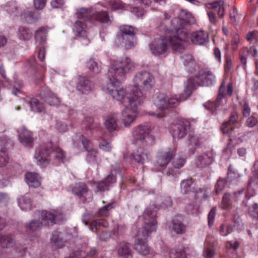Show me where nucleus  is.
<instances>
[{"mask_svg": "<svg viewBox=\"0 0 258 258\" xmlns=\"http://www.w3.org/2000/svg\"><path fill=\"white\" fill-rule=\"evenodd\" d=\"M151 126L149 124H142L134 127L133 130L132 135L134 139L141 142L144 146L151 143L152 137L150 132Z\"/></svg>", "mask_w": 258, "mask_h": 258, "instance_id": "423d86ee", "label": "nucleus"}, {"mask_svg": "<svg viewBox=\"0 0 258 258\" xmlns=\"http://www.w3.org/2000/svg\"><path fill=\"white\" fill-rule=\"evenodd\" d=\"M232 195L229 193H225L222 198L221 202V208L226 210L229 209L231 206V203L233 200L232 198Z\"/></svg>", "mask_w": 258, "mask_h": 258, "instance_id": "de8ad7c7", "label": "nucleus"}, {"mask_svg": "<svg viewBox=\"0 0 258 258\" xmlns=\"http://www.w3.org/2000/svg\"><path fill=\"white\" fill-rule=\"evenodd\" d=\"M115 203H109L100 208L98 211V215L100 217H107L109 215V212L114 207Z\"/></svg>", "mask_w": 258, "mask_h": 258, "instance_id": "49530a36", "label": "nucleus"}, {"mask_svg": "<svg viewBox=\"0 0 258 258\" xmlns=\"http://www.w3.org/2000/svg\"><path fill=\"white\" fill-rule=\"evenodd\" d=\"M180 190L183 194H189L192 193L198 198L205 199L208 196L205 192H202V190L198 188L196 186L195 180L189 177L182 180L180 182Z\"/></svg>", "mask_w": 258, "mask_h": 258, "instance_id": "1a4fd4ad", "label": "nucleus"}, {"mask_svg": "<svg viewBox=\"0 0 258 258\" xmlns=\"http://www.w3.org/2000/svg\"><path fill=\"white\" fill-rule=\"evenodd\" d=\"M224 2L220 0L211 4V8L214 9L215 13H217L220 17L223 16L224 14V8L223 7Z\"/></svg>", "mask_w": 258, "mask_h": 258, "instance_id": "c03bdc74", "label": "nucleus"}, {"mask_svg": "<svg viewBox=\"0 0 258 258\" xmlns=\"http://www.w3.org/2000/svg\"><path fill=\"white\" fill-rule=\"evenodd\" d=\"M120 33L118 35H126L135 37V29L130 25H124L120 27Z\"/></svg>", "mask_w": 258, "mask_h": 258, "instance_id": "8fccbe9b", "label": "nucleus"}, {"mask_svg": "<svg viewBox=\"0 0 258 258\" xmlns=\"http://www.w3.org/2000/svg\"><path fill=\"white\" fill-rule=\"evenodd\" d=\"M153 101L156 107L160 110L176 107L180 100L176 97L169 98L164 94L156 93L153 96Z\"/></svg>", "mask_w": 258, "mask_h": 258, "instance_id": "0eeeda50", "label": "nucleus"}, {"mask_svg": "<svg viewBox=\"0 0 258 258\" xmlns=\"http://www.w3.org/2000/svg\"><path fill=\"white\" fill-rule=\"evenodd\" d=\"M136 4L144 5L146 7H149L153 2L154 3H158L159 5L165 4L167 0H134Z\"/></svg>", "mask_w": 258, "mask_h": 258, "instance_id": "5fc2aeb1", "label": "nucleus"}, {"mask_svg": "<svg viewBox=\"0 0 258 258\" xmlns=\"http://www.w3.org/2000/svg\"><path fill=\"white\" fill-rule=\"evenodd\" d=\"M91 20H93L92 23L98 21L101 23L110 24L113 20V18L109 16L107 12L101 11L93 14Z\"/></svg>", "mask_w": 258, "mask_h": 258, "instance_id": "393cba45", "label": "nucleus"}, {"mask_svg": "<svg viewBox=\"0 0 258 258\" xmlns=\"http://www.w3.org/2000/svg\"><path fill=\"white\" fill-rule=\"evenodd\" d=\"M106 129L109 133H114L118 130L117 117L115 114L107 116L104 123Z\"/></svg>", "mask_w": 258, "mask_h": 258, "instance_id": "cd10ccee", "label": "nucleus"}, {"mask_svg": "<svg viewBox=\"0 0 258 258\" xmlns=\"http://www.w3.org/2000/svg\"><path fill=\"white\" fill-rule=\"evenodd\" d=\"M253 185L258 186V170L252 172V175L249 178L247 188H250Z\"/></svg>", "mask_w": 258, "mask_h": 258, "instance_id": "052dcab7", "label": "nucleus"}, {"mask_svg": "<svg viewBox=\"0 0 258 258\" xmlns=\"http://www.w3.org/2000/svg\"><path fill=\"white\" fill-rule=\"evenodd\" d=\"M246 40L250 43L255 44L258 42V31H250L246 36Z\"/></svg>", "mask_w": 258, "mask_h": 258, "instance_id": "13d9d810", "label": "nucleus"}, {"mask_svg": "<svg viewBox=\"0 0 258 258\" xmlns=\"http://www.w3.org/2000/svg\"><path fill=\"white\" fill-rule=\"evenodd\" d=\"M185 163V160L180 157H177L174 159L172 162V166L175 168H181Z\"/></svg>", "mask_w": 258, "mask_h": 258, "instance_id": "e2e57ef3", "label": "nucleus"}, {"mask_svg": "<svg viewBox=\"0 0 258 258\" xmlns=\"http://www.w3.org/2000/svg\"><path fill=\"white\" fill-rule=\"evenodd\" d=\"M126 108L121 112V121L123 124L126 126H129L135 120L138 114L137 108L138 106H130Z\"/></svg>", "mask_w": 258, "mask_h": 258, "instance_id": "f8f14e48", "label": "nucleus"}, {"mask_svg": "<svg viewBox=\"0 0 258 258\" xmlns=\"http://www.w3.org/2000/svg\"><path fill=\"white\" fill-rule=\"evenodd\" d=\"M110 187V186L109 185V183L104 179L98 182L97 189V191H104L109 190Z\"/></svg>", "mask_w": 258, "mask_h": 258, "instance_id": "0e129e2a", "label": "nucleus"}, {"mask_svg": "<svg viewBox=\"0 0 258 258\" xmlns=\"http://www.w3.org/2000/svg\"><path fill=\"white\" fill-rule=\"evenodd\" d=\"M116 45L126 49H131L136 44L135 37L126 35H117L115 40Z\"/></svg>", "mask_w": 258, "mask_h": 258, "instance_id": "ddd939ff", "label": "nucleus"}, {"mask_svg": "<svg viewBox=\"0 0 258 258\" xmlns=\"http://www.w3.org/2000/svg\"><path fill=\"white\" fill-rule=\"evenodd\" d=\"M224 91L225 86L224 83H222L220 87L218 96L216 101L209 102L204 105L205 107L209 109L213 115L217 114L218 111L219 110V107L222 104V100L225 95Z\"/></svg>", "mask_w": 258, "mask_h": 258, "instance_id": "9b49d317", "label": "nucleus"}, {"mask_svg": "<svg viewBox=\"0 0 258 258\" xmlns=\"http://www.w3.org/2000/svg\"><path fill=\"white\" fill-rule=\"evenodd\" d=\"M215 82V76H196L193 79H189L187 80V84L184 89V94L185 95V99L188 98L191 94L194 89L195 85L199 86H210Z\"/></svg>", "mask_w": 258, "mask_h": 258, "instance_id": "39448f33", "label": "nucleus"}, {"mask_svg": "<svg viewBox=\"0 0 258 258\" xmlns=\"http://www.w3.org/2000/svg\"><path fill=\"white\" fill-rule=\"evenodd\" d=\"M214 153L213 151H209L197 156L195 164L200 168H203L210 165L214 160Z\"/></svg>", "mask_w": 258, "mask_h": 258, "instance_id": "dca6fc26", "label": "nucleus"}, {"mask_svg": "<svg viewBox=\"0 0 258 258\" xmlns=\"http://www.w3.org/2000/svg\"><path fill=\"white\" fill-rule=\"evenodd\" d=\"M50 242L52 245L55 248H60L63 247L66 244L64 234L58 231L53 232L51 235Z\"/></svg>", "mask_w": 258, "mask_h": 258, "instance_id": "5701e85b", "label": "nucleus"}, {"mask_svg": "<svg viewBox=\"0 0 258 258\" xmlns=\"http://www.w3.org/2000/svg\"><path fill=\"white\" fill-rule=\"evenodd\" d=\"M190 122L186 119H181L170 125L169 132L174 139L183 138L190 127Z\"/></svg>", "mask_w": 258, "mask_h": 258, "instance_id": "6e6552de", "label": "nucleus"}, {"mask_svg": "<svg viewBox=\"0 0 258 258\" xmlns=\"http://www.w3.org/2000/svg\"><path fill=\"white\" fill-rule=\"evenodd\" d=\"M238 121V115L235 112L230 113L228 120L223 122L221 125V130L223 134L228 135L229 137L232 135L233 130V125Z\"/></svg>", "mask_w": 258, "mask_h": 258, "instance_id": "a211bd4d", "label": "nucleus"}, {"mask_svg": "<svg viewBox=\"0 0 258 258\" xmlns=\"http://www.w3.org/2000/svg\"><path fill=\"white\" fill-rule=\"evenodd\" d=\"M149 156V152L141 147H138L132 154V159L141 164H143L148 159Z\"/></svg>", "mask_w": 258, "mask_h": 258, "instance_id": "412c9836", "label": "nucleus"}, {"mask_svg": "<svg viewBox=\"0 0 258 258\" xmlns=\"http://www.w3.org/2000/svg\"><path fill=\"white\" fill-rule=\"evenodd\" d=\"M9 161L7 149L3 148L0 150V167L5 166Z\"/></svg>", "mask_w": 258, "mask_h": 258, "instance_id": "864d4df0", "label": "nucleus"}, {"mask_svg": "<svg viewBox=\"0 0 258 258\" xmlns=\"http://www.w3.org/2000/svg\"><path fill=\"white\" fill-rule=\"evenodd\" d=\"M77 88L82 94H87L91 92L94 88V84L86 77L79 78Z\"/></svg>", "mask_w": 258, "mask_h": 258, "instance_id": "6ab92c4d", "label": "nucleus"}, {"mask_svg": "<svg viewBox=\"0 0 258 258\" xmlns=\"http://www.w3.org/2000/svg\"><path fill=\"white\" fill-rule=\"evenodd\" d=\"M191 40L195 44L203 45L208 42V35L203 31H200L195 33Z\"/></svg>", "mask_w": 258, "mask_h": 258, "instance_id": "72a5a7b5", "label": "nucleus"}, {"mask_svg": "<svg viewBox=\"0 0 258 258\" xmlns=\"http://www.w3.org/2000/svg\"><path fill=\"white\" fill-rule=\"evenodd\" d=\"M80 138L82 139V143L87 152H90L94 150L92 143L83 135H80Z\"/></svg>", "mask_w": 258, "mask_h": 258, "instance_id": "4d7b16f0", "label": "nucleus"}, {"mask_svg": "<svg viewBox=\"0 0 258 258\" xmlns=\"http://www.w3.org/2000/svg\"><path fill=\"white\" fill-rule=\"evenodd\" d=\"M179 168H175L172 166L169 167L167 170V174L173 177H177L180 173Z\"/></svg>", "mask_w": 258, "mask_h": 258, "instance_id": "774afa93", "label": "nucleus"}, {"mask_svg": "<svg viewBox=\"0 0 258 258\" xmlns=\"http://www.w3.org/2000/svg\"><path fill=\"white\" fill-rule=\"evenodd\" d=\"M182 58L184 60V66L188 67L190 71L195 69L196 63L191 54H184L182 56Z\"/></svg>", "mask_w": 258, "mask_h": 258, "instance_id": "37998d69", "label": "nucleus"}, {"mask_svg": "<svg viewBox=\"0 0 258 258\" xmlns=\"http://www.w3.org/2000/svg\"><path fill=\"white\" fill-rule=\"evenodd\" d=\"M228 178H219L215 185V191L217 194L221 192L227 185Z\"/></svg>", "mask_w": 258, "mask_h": 258, "instance_id": "3c124183", "label": "nucleus"}, {"mask_svg": "<svg viewBox=\"0 0 258 258\" xmlns=\"http://www.w3.org/2000/svg\"><path fill=\"white\" fill-rule=\"evenodd\" d=\"M15 243V236L12 234H0V245L2 248L12 247Z\"/></svg>", "mask_w": 258, "mask_h": 258, "instance_id": "a878e982", "label": "nucleus"}, {"mask_svg": "<svg viewBox=\"0 0 258 258\" xmlns=\"http://www.w3.org/2000/svg\"><path fill=\"white\" fill-rule=\"evenodd\" d=\"M91 218L90 214L86 213L83 214L82 217V222L86 226H89V229L93 232L97 233L101 226L103 227H107L108 223L106 220H95L89 224V221Z\"/></svg>", "mask_w": 258, "mask_h": 258, "instance_id": "4468645a", "label": "nucleus"}, {"mask_svg": "<svg viewBox=\"0 0 258 258\" xmlns=\"http://www.w3.org/2000/svg\"><path fill=\"white\" fill-rule=\"evenodd\" d=\"M18 35L20 39L28 40L32 36V33L27 28L24 27H20L19 29Z\"/></svg>", "mask_w": 258, "mask_h": 258, "instance_id": "09e8293b", "label": "nucleus"}, {"mask_svg": "<svg viewBox=\"0 0 258 258\" xmlns=\"http://www.w3.org/2000/svg\"><path fill=\"white\" fill-rule=\"evenodd\" d=\"M182 218L177 215L172 220V229L177 234H182L185 231V226L182 223Z\"/></svg>", "mask_w": 258, "mask_h": 258, "instance_id": "c85d7f7f", "label": "nucleus"}, {"mask_svg": "<svg viewBox=\"0 0 258 258\" xmlns=\"http://www.w3.org/2000/svg\"><path fill=\"white\" fill-rule=\"evenodd\" d=\"M52 143L48 142L41 146L39 149L36 150L34 157L38 164L44 166L48 163L50 160V155L52 154Z\"/></svg>", "mask_w": 258, "mask_h": 258, "instance_id": "9d476101", "label": "nucleus"}, {"mask_svg": "<svg viewBox=\"0 0 258 258\" xmlns=\"http://www.w3.org/2000/svg\"><path fill=\"white\" fill-rule=\"evenodd\" d=\"M82 127L87 130L90 131V134H91V131L95 130L98 127V125L96 123L94 122L92 117H86L84 118L82 123Z\"/></svg>", "mask_w": 258, "mask_h": 258, "instance_id": "4c0bfd02", "label": "nucleus"}, {"mask_svg": "<svg viewBox=\"0 0 258 258\" xmlns=\"http://www.w3.org/2000/svg\"><path fill=\"white\" fill-rule=\"evenodd\" d=\"M175 154L174 149L168 148L166 150L158 153L157 156L156 162L160 166H165L171 161Z\"/></svg>", "mask_w": 258, "mask_h": 258, "instance_id": "2eb2a0df", "label": "nucleus"}, {"mask_svg": "<svg viewBox=\"0 0 258 258\" xmlns=\"http://www.w3.org/2000/svg\"><path fill=\"white\" fill-rule=\"evenodd\" d=\"M40 95L42 99L50 105H56L59 102V98L48 89L42 90Z\"/></svg>", "mask_w": 258, "mask_h": 258, "instance_id": "aec40b11", "label": "nucleus"}, {"mask_svg": "<svg viewBox=\"0 0 258 258\" xmlns=\"http://www.w3.org/2000/svg\"><path fill=\"white\" fill-rule=\"evenodd\" d=\"M42 224L39 220H33L25 224V228L27 231L35 232L39 231L42 228Z\"/></svg>", "mask_w": 258, "mask_h": 258, "instance_id": "e433bc0d", "label": "nucleus"}, {"mask_svg": "<svg viewBox=\"0 0 258 258\" xmlns=\"http://www.w3.org/2000/svg\"><path fill=\"white\" fill-rule=\"evenodd\" d=\"M73 30L77 36L83 38L87 36V25L84 20L76 21L74 23Z\"/></svg>", "mask_w": 258, "mask_h": 258, "instance_id": "bb28decb", "label": "nucleus"}, {"mask_svg": "<svg viewBox=\"0 0 258 258\" xmlns=\"http://www.w3.org/2000/svg\"><path fill=\"white\" fill-rule=\"evenodd\" d=\"M40 15L37 11H27L21 15V19L28 24H32L39 19Z\"/></svg>", "mask_w": 258, "mask_h": 258, "instance_id": "c756f323", "label": "nucleus"}, {"mask_svg": "<svg viewBox=\"0 0 258 258\" xmlns=\"http://www.w3.org/2000/svg\"><path fill=\"white\" fill-rule=\"evenodd\" d=\"M202 143V139L197 135L190 136L188 140V145L190 147L189 151L191 154H194L197 148L200 147Z\"/></svg>", "mask_w": 258, "mask_h": 258, "instance_id": "2f4dec72", "label": "nucleus"}, {"mask_svg": "<svg viewBox=\"0 0 258 258\" xmlns=\"http://www.w3.org/2000/svg\"><path fill=\"white\" fill-rule=\"evenodd\" d=\"M249 189L250 188H248L247 187L246 190L245 188H242L235 191L233 193V194H232V199H233L234 201H237L241 198L243 194H245V198L247 199H249L250 198V196L248 195V194H247V191H248Z\"/></svg>", "mask_w": 258, "mask_h": 258, "instance_id": "603ef678", "label": "nucleus"}, {"mask_svg": "<svg viewBox=\"0 0 258 258\" xmlns=\"http://www.w3.org/2000/svg\"><path fill=\"white\" fill-rule=\"evenodd\" d=\"M47 30L44 27H41L37 30L35 34V38L39 43H43L46 40Z\"/></svg>", "mask_w": 258, "mask_h": 258, "instance_id": "79ce46f5", "label": "nucleus"}, {"mask_svg": "<svg viewBox=\"0 0 258 258\" xmlns=\"http://www.w3.org/2000/svg\"><path fill=\"white\" fill-rule=\"evenodd\" d=\"M52 154L53 155L54 159L59 162H64L66 160V156L63 151L58 147L52 148Z\"/></svg>", "mask_w": 258, "mask_h": 258, "instance_id": "a18cd8bd", "label": "nucleus"}, {"mask_svg": "<svg viewBox=\"0 0 258 258\" xmlns=\"http://www.w3.org/2000/svg\"><path fill=\"white\" fill-rule=\"evenodd\" d=\"M215 253V251L214 246H207L204 248L203 256L204 258H212Z\"/></svg>", "mask_w": 258, "mask_h": 258, "instance_id": "680f3d73", "label": "nucleus"}, {"mask_svg": "<svg viewBox=\"0 0 258 258\" xmlns=\"http://www.w3.org/2000/svg\"><path fill=\"white\" fill-rule=\"evenodd\" d=\"M158 210V207L152 204L147 207L144 211L143 216L145 225L142 230L138 232L137 234L138 240L135 244L136 250L142 255H145L149 253L150 248L146 240L151 232L156 231L157 227L156 218Z\"/></svg>", "mask_w": 258, "mask_h": 258, "instance_id": "7ed1b4c3", "label": "nucleus"}, {"mask_svg": "<svg viewBox=\"0 0 258 258\" xmlns=\"http://www.w3.org/2000/svg\"><path fill=\"white\" fill-rule=\"evenodd\" d=\"M181 23L182 20L179 18H174L171 20L169 28L164 22L161 23L158 29L165 33L166 35L150 44V49L153 54L165 56L169 48L175 51H180L184 48V43L190 37L186 29L180 27Z\"/></svg>", "mask_w": 258, "mask_h": 258, "instance_id": "f03ea898", "label": "nucleus"}, {"mask_svg": "<svg viewBox=\"0 0 258 258\" xmlns=\"http://www.w3.org/2000/svg\"><path fill=\"white\" fill-rule=\"evenodd\" d=\"M25 179L27 184L31 187L37 188L41 184L39 175L35 172H27L25 174Z\"/></svg>", "mask_w": 258, "mask_h": 258, "instance_id": "4be33fe9", "label": "nucleus"}, {"mask_svg": "<svg viewBox=\"0 0 258 258\" xmlns=\"http://www.w3.org/2000/svg\"><path fill=\"white\" fill-rule=\"evenodd\" d=\"M42 224L46 225H52L54 224L53 212H50L46 211H43L41 214Z\"/></svg>", "mask_w": 258, "mask_h": 258, "instance_id": "c9c22d12", "label": "nucleus"}, {"mask_svg": "<svg viewBox=\"0 0 258 258\" xmlns=\"http://www.w3.org/2000/svg\"><path fill=\"white\" fill-rule=\"evenodd\" d=\"M233 231L232 227L231 225L226 226L221 224L220 227V232L222 236H227L228 234Z\"/></svg>", "mask_w": 258, "mask_h": 258, "instance_id": "69168bd1", "label": "nucleus"}, {"mask_svg": "<svg viewBox=\"0 0 258 258\" xmlns=\"http://www.w3.org/2000/svg\"><path fill=\"white\" fill-rule=\"evenodd\" d=\"M72 191L75 195L78 196L80 199L83 198V201H86L84 199L85 195L87 194L88 188L84 182L75 183L72 188Z\"/></svg>", "mask_w": 258, "mask_h": 258, "instance_id": "b1692460", "label": "nucleus"}, {"mask_svg": "<svg viewBox=\"0 0 258 258\" xmlns=\"http://www.w3.org/2000/svg\"><path fill=\"white\" fill-rule=\"evenodd\" d=\"M93 14L94 13L91 12V9L82 8L77 11L76 15L79 20L84 19L92 22L93 20L91 19Z\"/></svg>", "mask_w": 258, "mask_h": 258, "instance_id": "f704fd0d", "label": "nucleus"}, {"mask_svg": "<svg viewBox=\"0 0 258 258\" xmlns=\"http://www.w3.org/2000/svg\"><path fill=\"white\" fill-rule=\"evenodd\" d=\"M170 258H186L184 248L172 250L170 253Z\"/></svg>", "mask_w": 258, "mask_h": 258, "instance_id": "6e6d98bb", "label": "nucleus"}, {"mask_svg": "<svg viewBox=\"0 0 258 258\" xmlns=\"http://www.w3.org/2000/svg\"><path fill=\"white\" fill-rule=\"evenodd\" d=\"M134 62L128 57H118L112 60L109 68L107 76V93L114 99L120 101L123 104H127L130 106H140L144 100V93L137 92L132 89L130 92H126L121 86L120 81L125 75L135 69Z\"/></svg>", "mask_w": 258, "mask_h": 258, "instance_id": "f257e3e1", "label": "nucleus"}, {"mask_svg": "<svg viewBox=\"0 0 258 258\" xmlns=\"http://www.w3.org/2000/svg\"><path fill=\"white\" fill-rule=\"evenodd\" d=\"M134 85L133 91L137 94V92L144 93V99L145 97V91L151 89L154 86L155 79L154 76L149 72L143 71L136 74L134 78Z\"/></svg>", "mask_w": 258, "mask_h": 258, "instance_id": "20e7f679", "label": "nucleus"}, {"mask_svg": "<svg viewBox=\"0 0 258 258\" xmlns=\"http://www.w3.org/2000/svg\"><path fill=\"white\" fill-rule=\"evenodd\" d=\"M53 216L54 224H60L65 220L64 214L61 211H53Z\"/></svg>", "mask_w": 258, "mask_h": 258, "instance_id": "bf43d9fd", "label": "nucleus"}, {"mask_svg": "<svg viewBox=\"0 0 258 258\" xmlns=\"http://www.w3.org/2000/svg\"><path fill=\"white\" fill-rule=\"evenodd\" d=\"M18 203L22 210L27 211L31 209L32 204L30 194H27L24 196H21L18 199Z\"/></svg>", "mask_w": 258, "mask_h": 258, "instance_id": "7c9ffc66", "label": "nucleus"}, {"mask_svg": "<svg viewBox=\"0 0 258 258\" xmlns=\"http://www.w3.org/2000/svg\"><path fill=\"white\" fill-rule=\"evenodd\" d=\"M29 105L31 110L34 112H41L44 110L43 104L36 98H32L29 101Z\"/></svg>", "mask_w": 258, "mask_h": 258, "instance_id": "a19ab883", "label": "nucleus"}, {"mask_svg": "<svg viewBox=\"0 0 258 258\" xmlns=\"http://www.w3.org/2000/svg\"><path fill=\"white\" fill-rule=\"evenodd\" d=\"M97 152L93 150L90 152H87L86 160L89 163H94L96 161Z\"/></svg>", "mask_w": 258, "mask_h": 258, "instance_id": "338daca9", "label": "nucleus"}, {"mask_svg": "<svg viewBox=\"0 0 258 258\" xmlns=\"http://www.w3.org/2000/svg\"><path fill=\"white\" fill-rule=\"evenodd\" d=\"M86 66L90 71L95 74L99 73L101 70V63L93 59H89L86 63Z\"/></svg>", "mask_w": 258, "mask_h": 258, "instance_id": "ea45409f", "label": "nucleus"}, {"mask_svg": "<svg viewBox=\"0 0 258 258\" xmlns=\"http://www.w3.org/2000/svg\"><path fill=\"white\" fill-rule=\"evenodd\" d=\"M117 252L119 258H133L132 250L127 243L121 244Z\"/></svg>", "mask_w": 258, "mask_h": 258, "instance_id": "473e14b6", "label": "nucleus"}, {"mask_svg": "<svg viewBox=\"0 0 258 258\" xmlns=\"http://www.w3.org/2000/svg\"><path fill=\"white\" fill-rule=\"evenodd\" d=\"M157 205L164 209L172 206V202L168 196H160L157 198Z\"/></svg>", "mask_w": 258, "mask_h": 258, "instance_id": "58836bf2", "label": "nucleus"}, {"mask_svg": "<svg viewBox=\"0 0 258 258\" xmlns=\"http://www.w3.org/2000/svg\"><path fill=\"white\" fill-rule=\"evenodd\" d=\"M18 137L20 143L25 147L32 148L33 146L34 139L32 133L25 127L18 131Z\"/></svg>", "mask_w": 258, "mask_h": 258, "instance_id": "f3484780", "label": "nucleus"}]
</instances>
